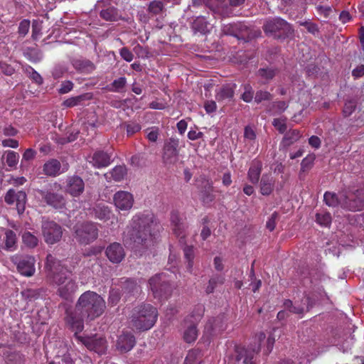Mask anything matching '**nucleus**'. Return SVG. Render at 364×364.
<instances>
[{
	"label": "nucleus",
	"instance_id": "obj_1",
	"mask_svg": "<svg viewBox=\"0 0 364 364\" xmlns=\"http://www.w3.org/2000/svg\"><path fill=\"white\" fill-rule=\"evenodd\" d=\"M159 229V225L153 214L136 215L124 232L123 242L132 249L140 251L154 245V238Z\"/></svg>",
	"mask_w": 364,
	"mask_h": 364
},
{
	"label": "nucleus",
	"instance_id": "obj_2",
	"mask_svg": "<svg viewBox=\"0 0 364 364\" xmlns=\"http://www.w3.org/2000/svg\"><path fill=\"white\" fill-rule=\"evenodd\" d=\"M105 309V301L97 293L87 291L78 299L74 311H67L66 323L75 333L84 328V318L93 320L101 316Z\"/></svg>",
	"mask_w": 364,
	"mask_h": 364
},
{
	"label": "nucleus",
	"instance_id": "obj_3",
	"mask_svg": "<svg viewBox=\"0 0 364 364\" xmlns=\"http://www.w3.org/2000/svg\"><path fill=\"white\" fill-rule=\"evenodd\" d=\"M46 269L48 276L58 286L61 297L68 299L77 290V286L71 277V272L51 255L47 256Z\"/></svg>",
	"mask_w": 364,
	"mask_h": 364
},
{
	"label": "nucleus",
	"instance_id": "obj_4",
	"mask_svg": "<svg viewBox=\"0 0 364 364\" xmlns=\"http://www.w3.org/2000/svg\"><path fill=\"white\" fill-rule=\"evenodd\" d=\"M157 317L156 308L151 304H144L136 306L132 310L130 323L133 328L139 331H147L154 326Z\"/></svg>",
	"mask_w": 364,
	"mask_h": 364
},
{
	"label": "nucleus",
	"instance_id": "obj_5",
	"mask_svg": "<svg viewBox=\"0 0 364 364\" xmlns=\"http://www.w3.org/2000/svg\"><path fill=\"white\" fill-rule=\"evenodd\" d=\"M74 230L76 239L82 244H89L95 240L98 236V229L93 223H77Z\"/></svg>",
	"mask_w": 364,
	"mask_h": 364
},
{
	"label": "nucleus",
	"instance_id": "obj_6",
	"mask_svg": "<svg viewBox=\"0 0 364 364\" xmlns=\"http://www.w3.org/2000/svg\"><path fill=\"white\" fill-rule=\"evenodd\" d=\"M263 30L267 34L274 38H281L291 33L290 25L280 18L267 20L263 26Z\"/></svg>",
	"mask_w": 364,
	"mask_h": 364
},
{
	"label": "nucleus",
	"instance_id": "obj_7",
	"mask_svg": "<svg viewBox=\"0 0 364 364\" xmlns=\"http://www.w3.org/2000/svg\"><path fill=\"white\" fill-rule=\"evenodd\" d=\"M149 285L154 297L166 298L172 290V287L164 273L156 274L151 278Z\"/></svg>",
	"mask_w": 364,
	"mask_h": 364
},
{
	"label": "nucleus",
	"instance_id": "obj_8",
	"mask_svg": "<svg viewBox=\"0 0 364 364\" xmlns=\"http://www.w3.org/2000/svg\"><path fill=\"white\" fill-rule=\"evenodd\" d=\"M42 233L45 242L48 245H53L60 240L63 230L54 221L45 220L42 224Z\"/></svg>",
	"mask_w": 364,
	"mask_h": 364
},
{
	"label": "nucleus",
	"instance_id": "obj_9",
	"mask_svg": "<svg viewBox=\"0 0 364 364\" xmlns=\"http://www.w3.org/2000/svg\"><path fill=\"white\" fill-rule=\"evenodd\" d=\"M77 333H75V338L82 342L90 350H93L98 354L105 353L107 349V342L104 338L97 336L84 338L77 336Z\"/></svg>",
	"mask_w": 364,
	"mask_h": 364
},
{
	"label": "nucleus",
	"instance_id": "obj_10",
	"mask_svg": "<svg viewBox=\"0 0 364 364\" xmlns=\"http://www.w3.org/2000/svg\"><path fill=\"white\" fill-rule=\"evenodd\" d=\"M347 201L343 202L344 208L353 211L364 209V186L355 192L347 193Z\"/></svg>",
	"mask_w": 364,
	"mask_h": 364
},
{
	"label": "nucleus",
	"instance_id": "obj_11",
	"mask_svg": "<svg viewBox=\"0 0 364 364\" xmlns=\"http://www.w3.org/2000/svg\"><path fill=\"white\" fill-rule=\"evenodd\" d=\"M347 201L343 202L344 208L353 211L364 209V186L355 192L347 193Z\"/></svg>",
	"mask_w": 364,
	"mask_h": 364
},
{
	"label": "nucleus",
	"instance_id": "obj_12",
	"mask_svg": "<svg viewBox=\"0 0 364 364\" xmlns=\"http://www.w3.org/2000/svg\"><path fill=\"white\" fill-rule=\"evenodd\" d=\"M196 314H193L191 316V323L188 326L187 329L184 332L183 338L187 343L193 342L198 336V331L196 326V322L199 321L203 314V307L201 305L198 306L196 308Z\"/></svg>",
	"mask_w": 364,
	"mask_h": 364
},
{
	"label": "nucleus",
	"instance_id": "obj_13",
	"mask_svg": "<svg viewBox=\"0 0 364 364\" xmlns=\"http://www.w3.org/2000/svg\"><path fill=\"white\" fill-rule=\"evenodd\" d=\"M114 203L117 208L121 210H130L134 204V197L127 191H120L114 195Z\"/></svg>",
	"mask_w": 364,
	"mask_h": 364
},
{
	"label": "nucleus",
	"instance_id": "obj_14",
	"mask_svg": "<svg viewBox=\"0 0 364 364\" xmlns=\"http://www.w3.org/2000/svg\"><path fill=\"white\" fill-rule=\"evenodd\" d=\"M38 193L48 205L56 209H60L65 206V200L61 194L54 193L52 191L43 190L38 191Z\"/></svg>",
	"mask_w": 364,
	"mask_h": 364
},
{
	"label": "nucleus",
	"instance_id": "obj_15",
	"mask_svg": "<svg viewBox=\"0 0 364 364\" xmlns=\"http://www.w3.org/2000/svg\"><path fill=\"white\" fill-rule=\"evenodd\" d=\"M178 141L170 139L165 144L163 154V160L166 164H173L178 160Z\"/></svg>",
	"mask_w": 364,
	"mask_h": 364
},
{
	"label": "nucleus",
	"instance_id": "obj_16",
	"mask_svg": "<svg viewBox=\"0 0 364 364\" xmlns=\"http://www.w3.org/2000/svg\"><path fill=\"white\" fill-rule=\"evenodd\" d=\"M105 254L108 259L114 264H118L122 261L125 257V252L121 244L113 242L107 246Z\"/></svg>",
	"mask_w": 364,
	"mask_h": 364
},
{
	"label": "nucleus",
	"instance_id": "obj_17",
	"mask_svg": "<svg viewBox=\"0 0 364 364\" xmlns=\"http://www.w3.org/2000/svg\"><path fill=\"white\" fill-rule=\"evenodd\" d=\"M136 339L131 332H123L117 341V348L122 353L131 350L135 346Z\"/></svg>",
	"mask_w": 364,
	"mask_h": 364
},
{
	"label": "nucleus",
	"instance_id": "obj_18",
	"mask_svg": "<svg viewBox=\"0 0 364 364\" xmlns=\"http://www.w3.org/2000/svg\"><path fill=\"white\" fill-rule=\"evenodd\" d=\"M85 184L82 179L79 176H73L67 181L66 190L73 196H80L84 191Z\"/></svg>",
	"mask_w": 364,
	"mask_h": 364
},
{
	"label": "nucleus",
	"instance_id": "obj_19",
	"mask_svg": "<svg viewBox=\"0 0 364 364\" xmlns=\"http://www.w3.org/2000/svg\"><path fill=\"white\" fill-rule=\"evenodd\" d=\"M35 259L31 256L23 257L18 262L17 268L18 272L26 277L32 276L35 272Z\"/></svg>",
	"mask_w": 364,
	"mask_h": 364
},
{
	"label": "nucleus",
	"instance_id": "obj_20",
	"mask_svg": "<svg viewBox=\"0 0 364 364\" xmlns=\"http://www.w3.org/2000/svg\"><path fill=\"white\" fill-rule=\"evenodd\" d=\"M347 193H340L338 196L333 193L326 192L323 196V200L326 204L329 207H337L341 205L344 208V203L347 201Z\"/></svg>",
	"mask_w": 364,
	"mask_h": 364
},
{
	"label": "nucleus",
	"instance_id": "obj_21",
	"mask_svg": "<svg viewBox=\"0 0 364 364\" xmlns=\"http://www.w3.org/2000/svg\"><path fill=\"white\" fill-rule=\"evenodd\" d=\"M235 85L227 84L216 90L215 98L218 102H229L234 96Z\"/></svg>",
	"mask_w": 364,
	"mask_h": 364
},
{
	"label": "nucleus",
	"instance_id": "obj_22",
	"mask_svg": "<svg viewBox=\"0 0 364 364\" xmlns=\"http://www.w3.org/2000/svg\"><path fill=\"white\" fill-rule=\"evenodd\" d=\"M95 217L104 222L111 220V224L116 223L117 218L112 214L109 207L97 205L93 210Z\"/></svg>",
	"mask_w": 364,
	"mask_h": 364
},
{
	"label": "nucleus",
	"instance_id": "obj_23",
	"mask_svg": "<svg viewBox=\"0 0 364 364\" xmlns=\"http://www.w3.org/2000/svg\"><path fill=\"white\" fill-rule=\"evenodd\" d=\"M90 163L98 168L106 167L110 164V156L102 151H96L94 153Z\"/></svg>",
	"mask_w": 364,
	"mask_h": 364
},
{
	"label": "nucleus",
	"instance_id": "obj_24",
	"mask_svg": "<svg viewBox=\"0 0 364 364\" xmlns=\"http://www.w3.org/2000/svg\"><path fill=\"white\" fill-rule=\"evenodd\" d=\"M275 180L272 174H263L260 181V193L269 196L274 188Z\"/></svg>",
	"mask_w": 364,
	"mask_h": 364
},
{
	"label": "nucleus",
	"instance_id": "obj_25",
	"mask_svg": "<svg viewBox=\"0 0 364 364\" xmlns=\"http://www.w3.org/2000/svg\"><path fill=\"white\" fill-rule=\"evenodd\" d=\"M73 67L80 73L88 74L92 73L95 66L90 60L87 59H75L73 61Z\"/></svg>",
	"mask_w": 364,
	"mask_h": 364
},
{
	"label": "nucleus",
	"instance_id": "obj_26",
	"mask_svg": "<svg viewBox=\"0 0 364 364\" xmlns=\"http://www.w3.org/2000/svg\"><path fill=\"white\" fill-rule=\"evenodd\" d=\"M262 164L259 161H253L247 173L250 181L254 184L257 183L261 174Z\"/></svg>",
	"mask_w": 364,
	"mask_h": 364
},
{
	"label": "nucleus",
	"instance_id": "obj_27",
	"mask_svg": "<svg viewBox=\"0 0 364 364\" xmlns=\"http://www.w3.org/2000/svg\"><path fill=\"white\" fill-rule=\"evenodd\" d=\"M171 222L173 227V231L177 237H183L184 224L176 212H173L171 215Z\"/></svg>",
	"mask_w": 364,
	"mask_h": 364
},
{
	"label": "nucleus",
	"instance_id": "obj_28",
	"mask_svg": "<svg viewBox=\"0 0 364 364\" xmlns=\"http://www.w3.org/2000/svg\"><path fill=\"white\" fill-rule=\"evenodd\" d=\"M60 168V163L58 160L51 159L44 164L43 172L48 176H55L61 173Z\"/></svg>",
	"mask_w": 364,
	"mask_h": 364
},
{
	"label": "nucleus",
	"instance_id": "obj_29",
	"mask_svg": "<svg viewBox=\"0 0 364 364\" xmlns=\"http://www.w3.org/2000/svg\"><path fill=\"white\" fill-rule=\"evenodd\" d=\"M4 249L8 251H14L16 249L17 237L16 233L11 230H4Z\"/></svg>",
	"mask_w": 364,
	"mask_h": 364
},
{
	"label": "nucleus",
	"instance_id": "obj_30",
	"mask_svg": "<svg viewBox=\"0 0 364 364\" xmlns=\"http://www.w3.org/2000/svg\"><path fill=\"white\" fill-rule=\"evenodd\" d=\"M192 28L196 33L205 34L210 31V25L204 17L198 16L193 21Z\"/></svg>",
	"mask_w": 364,
	"mask_h": 364
},
{
	"label": "nucleus",
	"instance_id": "obj_31",
	"mask_svg": "<svg viewBox=\"0 0 364 364\" xmlns=\"http://www.w3.org/2000/svg\"><path fill=\"white\" fill-rule=\"evenodd\" d=\"M100 16L105 21H117L121 18V14L113 6L106 8L100 11Z\"/></svg>",
	"mask_w": 364,
	"mask_h": 364
},
{
	"label": "nucleus",
	"instance_id": "obj_32",
	"mask_svg": "<svg viewBox=\"0 0 364 364\" xmlns=\"http://www.w3.org/2000/svg\"><path fill=\"white\" fill-rule=\"evenodd\" d=\"M127 173L124 166H118L114 167L110 172L105 173V176L107 179H113L115 181H122Z\"/></svg>",
	"mask_w": 364,
	"mask_h": 364
},
{
	"label": "nucleus",
	"instance_id": "obj_33",
	"mask_svg": "<svg viewBox=\"0 0 364 364\" xmlns=\"http://www.w3.org/2000/svg\"><path fill=\"white\" fill-rule=\"evenodd\" d=\"M301 137V134L296 129L289 130L283 138L282 144L284 146H289L297 141Z\"/></svg>",
	"mask_w": 364,
	"mask_h": 364
},
{
	"label": "nucleus",
	"instance_id": "obj_34",
	"mask_svg": "<svg viewBox=\"0 0 364 364\" xmlns=\"http://www.w3.org/2000/svg\"><path fill=\"white\" fill-rule=\"evenodd\" d=\"M22 241L29 248H34L38 243V237L30 232H24L22 234Z\"/></svg>",
	"mask_w": 364,
	"mask_h": 364
},
{
	"label": "nucleus",
	"instance_id": "obj_35",
	"mask_svg": "<svg viewBox=\"0 0 364 364\" xmlns=\"http://www.w3.org/2000/svg\"><path fill=\"white\" fill-rule=\"evenodd\" d=\"M316 221L321 226L328 227L331 223V215L328 212L321 211L316 213Z\"/></svg>",
	"mask_w": 364,
	"mask_h": 364
},
{
	"label": "nucleus",
	"instance_id": "obj_36",
	"mask_svg": "<svg viewBox=\"0 0 364 364\" xmlns=\"http://www.w3.org/2000/svg\"><path fill=\"white\" fill-rule=\"evenodd\" d=\"M89 99L87 95H81L75 97H70L63 102V105L65 107H73L81 103V102Z\"/></svg>",
	"mask_w": 364,
	"mask_h": 364
},
{
	"label": "nucleus",
	"instance_id": "obj_37",
	"mask_svg": "<svg viewBox=\"0 0 364 364\" xmlns=\"http://www.w3.org/2000/svg\"><path fill=\"white\" fill-rule=\"evenodd\" d=\"M16 209L19 214L23 213L25 210V204L26 202V194L23 191H18L16 193Z\"/></svg>",
	"mask_w": 364,
	"mask_h": 364
},
{
	"label": "nucleus",
	"instance_id": "obj_38",
	"mask_svg": "<svg viewBox=\"0 0 364 364\" xmlns=\"http://www.w3.org/2000/svg\"><path fill=\"white\" fill-rule=\"evenodd\" d=\"M184 255L187 261V269L190 273L193 272L194 252L192 247L187 246L184 248Z\"/></svg>",
	"mask_w": 364,
	"mask_h": 364
},
{
	"label": "nucleus",
	"instance_id": "obj_39",
	"mask_svg": "<svg viewBox=\"0 0 364 364\" xmlns=\"http://www.w3.org/2000/svg\"><path fill=\"white\" fill-rule=\"evenodd\" d=\"M127 83V80L124 77H121L114 80L110 85L109 90L111 92H119L123 90Z\"/></svg>",
	"mask_w": 364,
	"mask_h": 364
},
{
	"label": "nucleus",
	"instance_id": "obj_40",
	"mask_svg": "<svg viewBox=\"0 0 364 364\" xmlns=\"http://www.w3.org/2000/svg\"><path fill=\"white\" fill-rule=\"evenodd\" d=\"M164 4L160 1H153L149 4L148 11L152 14H160L164 11Z\"/></svg>",
	"mask_w": 364,
	"mask_h": 364
},
{
	"label": "nucleus",
	"instance_id": "obj_41",
	"mask_svg": "<svg viewBox=\"0 0 364 364\" xmlns=\"http://www.w3.org/2000/svg\"><path fill=\"white\" fill-rule=\"evenodd\" d=\"M224 281H225L224 277H223L221 276H215V277H212L209 280L208 285L207 286V288H206V292L208 294L212 293L214 291L215 287L218 284H223Z\"/></svg>",
	"mask_w": 364,
	"mask_h": 364
},
{
	"label": "nucleus",
	"instance_id": "obj_42",
	"mask_svg": "<svg viewBox=\"0 0 364 364\" xmlns=\"http://www.w3.org/2000/svg\"><path fill=\"white\" fill-rule=\"evenodd\" d=\"M200 352L198 350H190L184 360V364H198Z\"/></svg>",
	"mask_w": 364,
	"mask_h": 364
},
{
	"label": "nucleus",
	"instance_id": "obj_43",
	"mask_svg": "<svg viewBox=\"0 0 364 364\" xmlns=\"http://www.w3.org/2000/svg\"><path fill=\"white\" fill-rule=\"evenodd\" d=\"M258 75L262 79H264L263 83H265L267 81L272 80L275 75V70L271 68H263L259 69L258 71Z\"/></svg>",
	"mask_w": 364,
	"mask_h": 364
},
{
	"label": "nucleus",
	"instance_id": "obj_44",
	"mask_svg": "<svg viewBox=\"0 0 364 364\" xmlns=\"http://www.w3.org/2000/svg\"><path fill=\"white\" fill-rule=\"evenodd\" d=\"M6 164L9 166L13 167L15 166L19 159V156L16 152H14L13 151H8L6 152Z\"/></svg>",
	"mask_w": 364,
	"mask_h": 364
},
{
	"label": "nucleus",
	"instance_id": "obj_45",
	"mask_svg": "<svg viewBox=\"0 0 364 364\" xmlns=\"http://www.w3.org/2000/svg\"><path fill=\"white\" fill-rule=\"evenodd\" d=\"M254 91L250 85L247 84L244 85V92L241 98L245 102H250L253 99Z\"/></svg>",
	"mask_w": 364,
	"mask_h": 364
},
{
	"label": "nucleus",
	"instance_id": "obj_46",
	"mask_svg": "<svg viewBox=\"0 0 364 364\" xmlns=\"http://www.w3.org/2000/svg\"><path fill=\"white\" fill-rule=\"evenodd\" d=\"M121 298V294L118 289H112L109 291L108 304L111 306L117 305Z\"/></svg>",
	"mask_w": 364,
	"mask_h": 364
},
{
	"label": "nucleus",
	"instance_id": "obj_47",
	"mask_svg": "<svg viewBox=\"0 0 364 364\" xmlns=\"http://www.w3.org/2000/svg\"><path fill=\"white\" fill-rule=\"evenodd\" d=\"M67 72V68L63 65H57L54 67L52 75L54 78L58 79L63 76Z\"/></svg>",
	"mask_w": 364,
	"mask_h": 364
},
{
	"label": "nucleus",
	"instance_id": "obj_48",
	"mask_svg": "<svg viewBox=\"0 0 364 364\" xmlns=\"http://www.w3.org/2000/svg\"><path fill=\"white\" fill-rule=\"evenodd\" d=\"M356 107V102L353 100H349L347 101L345 103L344 107H343V114L346 117L350 116L353 111L355 110Z\"/></svg>",
	"mask_w": 364,
	"mask_h": 364
},
{
	"label": "nucleus",
	"instance_id": "obj_49",
	"mask_svg": "<svg viewBox=\"0 0 364 364\" xmlns=\"http://www.w3.org/2000/svg\"><path fill=\"white\" fill-rule=\"evenodd\" d=\"M272 124L280 132L284 133L287 129L286 119L283 118L274 119Z\"/></svg>",
	"mask_w": 364,
	"mask_h": 364
},
{
	"label": "nucleus",
	"instance_id": "obj_50",
	"mask_svg": "<svg viewBox=\"0 0 364 364\" xmlns=\"http://www.w3.org/2000/svg\"><path fill=\"white\" fill-rule=\"evenodd\" d=\"M314 157L308 156L305 157L301 163V171L305 172L309 170L313 164Z\"/></svg>",
	"mask_w": 364,
	"mask_h": 364
},
{
	"label": "nucleus",
	"instance_id": "obj_51",
	"mask_svg": "<svg viewBox=\"0 0 364 364\" xmlns=\"http://www.w3.org/2000/svg\"><path fill=\"white\" fill-rule=\"evenodd\" d=\"M285 306L289 309L291 312H293L294 314H302L304 311V306L299 305L298 306H293L292 301L290 300H287L284 303Z\"/></svg>",
	"mask_w": 364,
	"mask_h": 364
},
{
	"label": "nucleus",
	"instance_id": "obj_52",
	"mask_svg": "<svg viewBox=\"0 0 364 364\" xmlns=\"http://www.w3.org/2000/svg\"><path fill=\"white\" fill-rule=\"evenodd\" d=\"M237 26L235 24H226L222 27V33L225 35L236 36Z\"/></svg>",
	"mask_w": 364,
	"mask_h": 364
},
{
	"label": "nucleus",
	"instance_id": "obj_53",
	"mask_svg": "<svg viewBox=\"0 0 364 364\" xmlns=\"http://www.w3.org/2000/svg\"><path fill=\"white\" fill-rule=\"evenodd\" d=\"M29 28H30V21L29 20H27V19H24L23 21H21L19 23V26H18V33L19 35H21V36H25L28 31H29Z\"/></svg>",
	"mask_w": 364,
	"mask_h": 364
},
{
	"label": "nucleus",
	"instance_id": "obj_54",
	"mask_svg": "<svg viewBox=\"0 0 364 364\" xmlns=\"http://www.w3.org/2000/svg\"><path fill=\"white\" fill-rule=\"evenodd\" d=\"M271 94L267 91H262L259 90L257 91L255 97V100L256 102L259 103L264 100H269L271 99Z\"/></svg>",
	"mask_w": 364,
	"mask_h": 364
},
{
	"label": "nucleus",
	"instance_id": "obj_55",
	"mask_svg": "<svg viewBox=\"0 0 364 364\" xmlns=\"http://www.w3.org/2000/svg\"><path fill=\"white\" fill-rule=\"evenodd\" d=\"M73 88V83L70 80H67L62 82L58 92L60 94H66L71 91Z\"/></svg>",
	"mask_w": 364,
	"mask_h": 364
},
{
	"label": "nucleus",
	"instance_id": "obj_56",
	"mask_svg": "<svg viewBox=\"0 0 364 364\" xmlns=\"http://www.w3.org/2000/svg\"><path fill=\"white\" fill-rule=\"evenodd\" d=\"M119 53L121 57L127 62H131L134 58V55L127 48H122Z\"/></svg>",
	"mask_w": 364,
	"mask_h": 364
},
{
	"label": "nucleus",
	"instance_id": "obj_57",
	"mask_svg": "<svg viewBox=\"0 0 364 364\" xmlns=\"http://www.w3.org/2000/svg\"><path fill=\"white\" fill-rule=\"evenodd\" d=\"M0 70L6 75H11L14 73L15 69L10 65L0 61Z\"/></svg>",
	"mask_w": 364,
	"mask_h": 364
},
{
	"label": "nucleus",
	"instance_id": "obj_58",
	"mask_svg": "<svg viewBox=\"0 0 364 364\" xmlns=\"http://www.w3.org/2000/svg\"><path fill=\"white\" fill-rule=\"evenodd\" d=\"M141 129V126L138 123L132 122L127 125V132L128 135H132Z\"/></svg>",
	"mask_w": 364,
	"mask_h": 364
},
{
	"label": "nucleus",
	"instance_id": "obj_59",
	"mask_svg": "<svg viewBox=\"0 0 364 364\" xmlns=\"http://www.w3.org/2000/svg\"><path fill=\"white\" fill-rule=\"evenodd\" d=\"M16 193L13 189L9 190L4 198L5 202L9 205L14 204L16 201Z\"/></svg>",
	"mask_w": 364,
	"mask_h": 364
},
{
	"label": "nucleus",
	"instance_id": "obj_60",
	"mask_svg": "<svg viewBox=\"0 0 364 364\" xmlns=\"http://www.w3.org/2000/svg\"><path fill=\"white\" fill-rule=\"evenodd\" d=\"M316 11L321 15H323L324 18H328L331 12V6H317Z\"/></svg>",
	"mask_w": 364,
	"mask_h": 364
},
{
	"label": "nucleus",
	"instance_id": "obj_61",
	"mask_svg": "<svg viewBox=\"0 0 364 364\" xmlns=\"http://www.w3.org/2000/svg\"><path fill=\"white\" fill-rule=\"evenodd\" d=\"M275 112L277 113H282L288 107V105L284 101L276 102L273 105Z\"/></svg>",
	"mask_w": 364,
	"mask_h": 364
},
{
	"label": "nucleus",
	"instance_id": "obj_62",
	"mask_svg": "<svg viewBox=\"0 0 364 364\" xmlns=\"http://www.w3.org/2000/svg\"><path fill=\"white\" fill-rule=\"evenodd\" d=\"M203 136V132H198L196 129H191V130L188 132V138L190 140H196L202 138Z\"/></svg>",
	"mask_w": 364,
	"mask_h": 364
},
{
	"label": "nucleus",
	"instance_id": "obj_63",
	"mask_svg": "<svg viewBox=\"0 0 364 364\" xmlns=\"http://www.w3.org/2000/svg\"><path fill=\"white\" fill-rule=\"evenodd\" d=\"M4 147H11L16 149L18 146V141L13 139H4L1 142Z\"/></svg>",
	"mask_w": 364,
	"mask_h": 364
},
{
	"label": "nucleus",
	"instance_id": "obj_64",
	"mask_svg": "<svg viewBox=\"0 0 364 364\" xmlns=\"http://www.w3.org/2000/svg\"><path fill=\"white\" fill-rule=\"evenodd\" d=\"M352 75L355 78L363 77L364 75V65H360L353 69Z\"/></svg>",
	"mask_w": 364,
	"mask_h": 364
}]
</instances>
